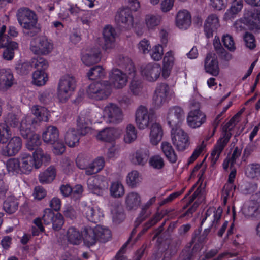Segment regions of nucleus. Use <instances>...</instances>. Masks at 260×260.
I'll return each instance as SVG.
<instances>
[{
    "label": "nucleus",
    "instance_id": "f257e3e1",
    "mask_svg": "<svg viewBox=\"0 0 260 260\" xmlns=\"http://www.w3.org/2000/svg\"><path fill=\"white\" fill-rule=\"evenodd\" d=\"M16 17L24 36L32 37L41 31L38 17L34 11L26 7H21L18 9Z\"/></svg>",
    "mask_w": 260,
    "mask_h": 260
},
{
    "label": "nucleus",
    "instance_id": "f03ea898",
    "mask_svg": "<svg viewBox=\"0 0 260 260\" xmlns=\"http://www.w3.org/2000/svg\"><path fill=\"white\" fill-rule=\"evenodd\" d=\"M155 112L153 109L148 111L145 106L140 105L136 111L135 122L140 130L149 127L155 122Z\"/></svg>",
    "mask_w": 260,
    "mask_h": 260
},
{
    "label": "nucleus",
    "instance_id": "7ed1b4c3",
    "mask_svg": "<svg viewBox=\"0 0 260 260\" xmlns=\"http://www.w3.org/2000/svg\"><path fill=\"white\" fill-rule=\"evenodd\" d=\"M111 92V86L107 81L93 82L89 85L87 89V93L89 97L96 100L107 98Z\"/></svg>",
    "mask_w": 260,
    "mask_h": 260
},
{
    "label": "nucleus",
    "instance_id": "20e7f679",
    "mask_svg": "<svg viewBox=\"0 0 260 260\" xmlns=\"http://www.w3.org/2000/svg\"><path fill=\"white\" fill-rule=\"evenodd\" d=\"M76 87V80L69 75L62 77L57 87V96L61 102H66Z\"/></svg>",
    "mask_w": 260,
    "mask_h": 260
},
{
    "label": "nucleus",
    "instance_id": "39448f33",
    "mask_svg": "<svg viewBox=\"0 0 260 260\" xmlns=\"http://www.w3.org/2000/svg\"><path fill=\"white\" fill-rule=\"evenodd\" d=\"M53 48L52 42L45 37H37L30 42V49L36 55H47L52 51Z\"/></svg>",
    "mask_w": 260,
    "mask_h": 260
},
{
    "label": "nucleus",
    "instance_id": "423d86ee",
    "mask_svg": "<svg viewBox=\"0 0 260 260\" xmlns=\"http://www.w3.org/2000/svg\"><path fill=\"white\" fill-rule=\"evenodd\" d=\"M222 214V209L220 207H219L217 209L212 207L207 209L205 213V216L201 222V224L202 225L206 220L212 223L209 228L204 230L203 233V237L206 238L207 236L211 230L215 232L221 219Z\"/></svg>",
    "mask_w": 260,
    "mask_h": 260
},
{
    "label": "nucleus",
    "instance_id": "0eeeda50",
    "mask_svg": "<svg viewBox=\"0 0 260 260\" xmlns=\"http://www.w3.org/2000/svg\"><path fill=\"white\" fill-rule=\"evenodd\" d=\"M171 138L178 151H184L189 145L188 135L180 127L171 129Z\"/></svg>",
    "mask_w": 260,
    "mask_h": 260
},
{
    "label": "nucleus",
    "instance_id": "6e6552de",
    "mask_svg": "<svg viewBox=\"0 0 260 260\" xmlns=\"http://www.w3.org/2000/svg\"><path fill=\"white\" fill-rule=\"evenodd\" d=\"M20 171L24 174L29 173L35 167L38 169L41 166V162L37 161L34 153L31 155L26 152H22L20 155Z\"/></svg>",
    "mask_w": 260,
    "mask_h": 260
},
{
    "label": "nucleus",
    "instance_id": "1a4fd4ad",
    "mask_svg": "<svg viewBox=\"0 0 260 260\" xmlns=\"http://www.w3.org/2000/svg\"><path fill=\"white\" fill-rule=\"evenodd\" d=\"M167 118L171 129L179 128L184 119V111L179 107H173L169 109Z\"/></svg>",
    "mask_w": 260,
    "mask_h": 260
},
{
    "label": "nucleus",
    "instance_id": "9d476101",
    "mask_svg": "<svg viewBox=\"0 0 260 260\" xmlns=\"http://www.w3.org/2000/svg\"><path fill=\"white\" fill-rule=\"evenodd\" d=\"M104 117L107 118V122L112 124H117L123 119L121 109L113 104H110L105 107Z\"/></svg>",
    "mask_w": 260,
    "mask_h": 260
},
{
    "label": "nucleus",
    "instance_id": "9b49d317",
    "mask_svg": "<svg viewBox=\"0 0 260 260\" xmlns=\"http://www.w3.org/2000/svg\"><path fill=\"white\" fill-rule=\"evenodd\" d=\"M31 111L36 118L26 117V122H28L29 124H31L32 126H35L42 121H48L50 114L46 108L35 105L32 107Z\"/></svg>",
    "mask_w": 260,
    "mask_h": 260
},
{
    "label": "nucleus",
    "instance_id": "f8f14e48",
    "mask_svg": "<svg viewBox=\"0 0 260 260\" xmlns=\"http://www.w3.org/2000/svg\"><path fill=\"white\" fill-rule=\"evenodd\" d=\"M169 89V86L164 83L156 87L153 97V104L155 108H159L167 102Z\"/></svg>",
    "mask_w": 260,
    "mask_h": 260
},
{
    "label": "nucleus",
    "instance_id": "ddd939ff",
    "mask_svg": "<svg viewBox=\"0 0 260 260\" xmlns=\"http://www.w3.org/2000/svg\"><path fill=\"white\" fill-rule=\"evenodd\" d=\"M127 73H124L118 69H113L109 74L111 84L116 89H121L127 82Z\"/></svg>",
    "mask_w": 260,
    "mask_h": 260
},
{
    "label": "nucleus",
    "instance_id": "4468645a",
    "mask_svg": "<svg viewBox=\"0 0 260 260\" xmlns=\"http://www.w3.org/2000/svg\"><path fill=\"white\" fill-rule=\"evenodd\" d=\"M22 147L21 139L19 137H14L10 140L7 145L2 148L1 153L5 156H13L20 151Z\"/></svg>",
    "mask_w": 260,
    "mask_h": 260
},
{
    "label": "nucleus",
    "instance_id": "2eb2a0df",
    "mask_svg": "<svg viewBox=\"0 0 260 260\" xmlns=\"http://www.w3.org/2000/svg\"><path fill=\"white\" fill-rule=\"evenodd\" d=\"M206 119L205 114L200 109H193L188 113L187 122L189 127L196 128L205 123Z\"/></svg>",
    "mask_w": 260,
    "mask_h": 260
},
{
    "label": "nucleus",
    "instance_id": "dca6fc26",
    "mask_svg": "<svg viewBox=\"0 0 260 260\" xmlns=\"http://www.w3.org/2000/svg\"><path fill=\"white\" fill-rule=\"evenodd\" d=\"M115 21L120 26L126 27L133 26V17L128 7L120 9L115 16Z\"/></svg>",
    "mask_w": 260,
    "mask_h": 260
},
{
    "label": "nucleus",
    "instance_id": "f3484780",
    "mask_svg": "<svg viewBox=\"0 0 260 260\" xmlns=\"http://www.w3.org/2000/svg\"><path fill=\"white\" fill-rule=\"evenodd\" d=\"M116 35L115 30L112 27H105L103 31V42L101 44L102 47L105 50L113 48L115 45Z\"/></svg>",
    "mask_w": 260,
    "mask_h": 260
},
{
    "label": "nucleus",
    "instance_id": "a211bd4d",
    "mask_svg": "<svg viewBox=\"0 0 260 260\" xmlns=\"http://www.w3.org/2000/svg\"><path fill=\"white\" fill-rule=\"evenodd\" d=\"M161 68L157 63H149L142 70V75L149 81H156L160 76Z\"/></svg>",
    "mask_w": 260,
    "mask_h": 260
},
{
    "label": "nucleus",
    "instance_id": "6ab92c4d",
    "mask_svg": "<svg viewBox=\"0 0 260 260\" xmlns=\"http://www.w3.org/2000/svg\"><path fill=\"white\" fill-rule=\"evenodd\" d=\"M204 67L206 72L217 76L219 73L218 62L215 53H209L205 59Z\"/></svg>",
    "mask_w": 260,
    "mask_h": 260
},
{
    "label": "nucleus",
    "instance_id": "aec40b11",
    "mask_svg": "<svg viewBox=\"0 0 260 260\" xmlns=\"http://www.w3.org/2000/svg\"><path fill=\"white\" fill-rule=\"evenodd\" d=\"M91 122L87 112L80 113L77 119V131L80 135H85L90 131Z\"/></svg>",
    "mask_w": 260,
    "mask_h": 260
},
{
    "label": "nucleus",
    "instance_id": "412c9836",
    "mask_svg": "<svg viewBox=\"0 0 260 260\" xmlns=\"http://www.w3.org/2000/svg\"><path fill=\"white\" fill-rule=\"evenodd\" d=\"M220 26L218 16L212 14L207 18L204 23V32L207 38L213 36V33Z\"/></svg>",
    "mask_w": 260,
    "mask_h": 260
},
{
    "label": "nucleus",
    "instance_id": "4be33fe9",
    "mask_svg": "<svg viewBox=\"0 0 260 260\" xmlns=\"http://www.w3.org/2000/svg\"><path fill=\"white\" fill-rule=\"evenodd\" d=\"M150 152L148 148H140L134 153L131 162L135 165L144 166L149 159Z\"/></svg>",
    "mask_w": 260,
    "mask_h": 260
},
{
    "label": "nucleus",
    "instance_id": "5701e85b",
    "mask_svg": "<svg viewBox=\"0 0 260 260\" xmlns=\"http://www.w3.org/2000/svg\"><path fill=\"white\" fill-rule=\"evenodd\" d=\"M117 64L127 73L129 78H135L136 69L131 59L128 57L119 55L117 59Z\"/></svg>",
    "mask_w": 260,
    "mask_h": 260
},
{
    "label": "nucleus",
    "instance_id": "b1692460",
    "mask_svg": "<svg viewBox=\"0 0 260 260\" xmlns=\"http://www.w3.org/2000/svg\"><path fill=\"white\" fill-rule=\"evenodd\" d=\"M14 83L13 74L10 70H0V90H6L11 87Z\"/></svg>",
    "mask_w": 260,
    "mask_h": 260
},
{
    "label": "nucleus",
    "instance_id": "393cba45",
    "mask_svg": "<svg viewBox=\"0 0 260 260\" xmlns=\"http://www.w3.org/2000/svg\"><path fill=\"white\" fill-rule=\"evenodd\" d=\"M175 22L179 28L186 29L191 23L189 13L186 10L179 11L176 15Z\"/></svg>",
    "mask_w": 260,
    "mask_h": 260
},
{
    "label": "nucleus",
    "instance_id": "a878e982",
    "mask_svg": "<svg viewBox=\"0 0 260 260\" xmlns=\"http://www.w3.org/2000/svg\"><path fill=\"white\" fill-rule=\"evenodd\" d=\"M42 138L46 143L53 145L59 140V132L55 126H49L42 134Z\"/></svg>",
    "mask_w": 260,
    "mask_h": 260
},
{
    "label": "nucleus",
    "instance_id": "bb28decb",
    "mask_svg": "<svg viewBox=\"0 0 260 260\" xmlns=\"http://www.w3.org/2000/svg\"><path fill=\"white\" fill-rule=\"evenodd\" d=\"M100 51L98 48H92L82 57L83 62L86 66H91L100 60Z\"/></svg>",
    "mask_w": 260,
    "mask_h": 260
},
{
    "label": "nucleus",
    "instance_id": "cd10ccee",
    "mask_svg": "<svg viewBox=\"0 0 260 260\" xmlns=\"http://www.w3.org/2000/svg\"><path fill=\"white\" fill-rule=\"evenodd\" d=\"M243 7V0H233L230 8L224 14V19L230 20L234 19L236 15L241 11Z\"/></svg>",
    "mask_w": 260,
    "mask_h": 260
},
{
    "label": "nucleus",
    "instance_id": "c85d7f7f",
    "mask_svg": "<svg viewBox=\"0 0 260 260\" xmlns=\"http://www.w3.org/2000/svg\"><path fill=\"white\" fill-rule=\"evenodd\" d=\"M104 159L99 157L93 161L89 162L85 169V174L92 175L99 173L104 167Z\"/></svg>",
    "mask_w": 260,
    "mask_h": 260
},
{
    "label": "nucleus",
    "instance_id": "c756f323",
    "mask_svg": "<svg viewBox=\"0 0 260 260\" xmlns=\"http://www.w3.org/2000/svg\"><path fill=\"white\" fill-rule=\"evenodd\" d=\"M242 212L247 217H260V206L256 202L251 201L243 207Z\"/></svg>",
    "mask_w": 260,
    "mask_h": 260
},
{
    "label": "nucleus",
    "instance_id": "7c9ffc66",
    "mask_svg": "<svg viewBox=\"0 0 260 260\" xmlns=\"http://www.w3.org/2000/svg\"><path fill=\"white\" fill-rule=\"evenodd\" d=\"M163 135L162 129L159 124L154 122L151 126L150 140L151 143L156 145L161 141Z\"/></svg>",
    "mask_w": 260,
    "mask_h": 260
},
{
    "label": "nucleus",
    "instance_id": "2f4dec72",
    "mask_svg": "<svg viewBox=\"0 0 260 260\" xmlns=\"http://www.w3.org/2000/svg\"><path fill=\"white\" fill-rule=\"evenodd\" d=\"M4 48L3 52V58L6 60H11L14 56V52L18 49V44L17 42L10 41L5 45H0V48Z\"/></svg>",
    "mask_w": 260,
    "mask_h": 260
},
{
    "label": "nucleus",
    "instance_id": "473e14b6",
    "mask_svg": "<svg viewBox=\"0 0 260 260\" xmlns=\"http://www.w3.org/2000/svg\"><path fill=\"white\" fill-rule=\"evenodd\" d=\"M66 237L68 241L73 245H79L82 241V235L76 228L70 227L67 232Z\"/></svg>",
    "mask_w": 260,
    "mask_h": 260
},
{
    "label": "nucleus",
    "instance_id": "72a5a7b5",
    "mask_svg": "<svg viewBox=\"0 0 260 260\" xmlns=\"http://www.w3.org/2000/svg\"><path fill=\"white\" fill-rule=\"evenodd\" d=\"M109 204L114 219L122 221L125 218V215L121 205L117 201H110Z\"/></svg>",
    "mask_w": 260,
    "mask_h": 260
},
{
    "label": "nucleus",
    "instance_id": "f704fd0d",
    "mask_svg": "<svg viewBox=\"0 0 260 260\" xmlns=\"http://www.w3.org/2000/svg\"><path fill=\"white\" fill-rule=\"evenodd\" d=\"M161 148L166 157L170 162L174 164L177 161L178 159L177 155L170 143L162 142Z\"/></svg>",
    "mask_w": 260,
    "mask_h": 260
},
{
    "label": "nucleus",
    "instance_id": "c9c22d12",
    "mask_svg": "<svg viewBox=\"0 0 260 260\" xmlns=\"http://www.w3.org/2000/svg\"><path fill=\"white\" fill-rule=\"evenodd\" d=\"M56 169L53 166H50L39 176V180L42 184H47L51 182L55 178Z\"/></svg>",
    "mask_w": 260,
    "mask_h": 260
},
{
    "label": "nucleus",
    "instance_id": "e433bc0d",
    "mask_svg": "<svg viewBox=\"0 0 260 260\" xmlns=\"http://www.w3.org/2000/svg\"><path fill=\"white\" fill-rule=\"evenodd\" d=\"M117 137V131L113 128H106L99 132L96 138L98 140L111 142Z\"/></svg>",
    "mask_w": 260,
    "mask_h": 260
},
{
    "label": "nucleus",
    "instance_id": "4c0bfd02",
    "mask_svg": "<svg viewBox=\"0 0 260 260\" xmlns=\"http://www.w3.org/2000/svg\"><path fill=\"white\" fill-rule=\"evenodd\" d=\"M140 196L137 193L131 192L126 197V206L129 210L137 209L140 206Z\"/></svg>",
    "mask_w": 260,
    "mask_h": 260
},
{
    "label": "nucleus",
    "instance_id": "58836bf2",
    "mask_svg": "<svg viewBox=\"0 0 260 260\" xmlns=\"http://www.w3.org/2000/svg\"><path fill=\"white\" fill-rule=\"evenodd\" d=\"M88 189L93 193L101 195L103 192L101 180L99 177H93L89 178L87 181Z\"/></svg>",
    "mask_w": 260,
    "mask_h": 260
},
{
    "label": "nucleus",
    "instance_id": "ea45409f",
    "mask_svg": "<svg viewBox=\"0 0 260 260\" xmlns=\"http://www.w3.org/2000/svg\"><path fill=\"white\" fill-rule=\"evenodd\" d=\"M19 203L17 199L14 196H9L4 202L3 208L9 214L15 212L18 208Z\"/></svg>",
    "mask_w": 260,
    "mask_h": 260
},
{
    "label": "nucleus",
    "instance_id": "a19ab883",
    "mask_svg": "<svg viewBox=\"0 0 260 260\" xmlns=\"http://www.w3.org/2000/svg\"><path fill=\"white\" fill-rule=\"evenodd\" d=\"M80 134L74 128L69 129L66 133L64 140L70 147H74L79 143Z\"/></svg>",
    "mask_w": 260,
    "mask_h": 260
},
{
    "label": "nucleus",
    "instance_id": "79ce46f5",
    "mask_svg": "<svg viewBox=\"0 0 260 260\" xmlns=\"http://www.w3.org/2000/svg\"><path fill=\"white\" fill-rule=\"evenodd\" d=\"M213 46L215 50L219 57L226 61L230 60L232 58L231 54L228 53L222 46L219 38H215L213 41Z\"/></svg>",
    "mask_w": 260,
    "mask_h": 260
},
{
    "label": "nucleus",
    "instance_id": "37998d69",
    "mask_svg": "<svg viewBox=\"0 0 260 260\" xmlns=\"http://www.w3.org/2000/svg\"><path fill=\"white\" fill-rule=\"evenodd\" d=\"M110 194L115 198L121 197L124 194L123 185L118 181L112 182L110 187Z\"/></svg>",
    "mask_w": 260,
    "mask_h": 260
},
{
    "label": "nucleus",
    "instance_id": "c03bdc74",
    "mask_svg": "<svg viewBox=\"0 0 260 260\" xmlns=\"http://www.w3.org/2000/svg\"><path fill=\"white\" fill-rule=\"evenodd\" d=\"M97 240L101 242H106L111 238V233L108 228L98 225L95 227Z\"/></svg>",
    "mask_w": 260,
    "mask_h": 260
},
{
    "label": "nucleus",
    "instance_id": "a18cd8bd",
    "mask_svg": "<svg viewBox=\"0 0 260 260\" xmlns=\"http://www.w3.org/2000/svg\"><path fill=\"white\" fill-rule=\"evenodd\" d=\"M83 213L89 221L97 223L99 221V213L97 210H95L93 207L85 206L83 210Z\"/></svg>",
    "mask_w": 260,
    "mask_h": 260
},
{
    "label": "nucleus",
    "instance_id": "49530a36",
    "mask_svg": "<svg viewBox=\"0 0 260 260\" xmlns=\"http://www.w3.org/2000/svg\"><path fill=\"white\" fill-rule=\"evenodd\" d=\"M83 238L84 242L88 246H92L95 244L98 240L95 232V228L94 229L90 228L85 229Z\"/></svg>",
    "mask_w": 260,
    "mask_h": 260
},
{
    "label": "nucleus",
    "instance_id": "de8ad7c7",
    "mask_svg": "<svg viewBox=\"0 0 260 260\" xmlns=\"http://www.w3.org/2000/svg\"><path fill=\"white\" fill-rule=\"evenodd\" d=\"M161 20V17L158 15L147 14L145 16V21L147 27L149 29H154L159 25Z\"/></svg>",
    "mask_w": 260,
    "mask_h": 260
},
{
    "label": "nucleus",
    "instance_id": "09e8293b",
    "mask_svg": "<svg viewBox=\"0 0 260 260\" xmlns=\"http://www.w3.org/2000/svg\"><path fill=\"white\" fill-rule=\"evenodd\" d=\"M47 79V75L44 71L37 70L32 74V82L38 86L44 85Z\"/></svg>",
    "mask_w": 260,
    "mask_h": 260
},
{
    "label": "nucleus",
    "instance_id": "8fccbe9b",
    "mask_svg": "<svg viewBox=\"0 0 260 260\" xmlns=\"http://www.w3.org/2000/svg\"><path fill=\"white\" fill-rule=\"evenodd\" d=\"M137 138V131L135 127L132 124H129L126 127L124 140L126 143H131L135 141Z\"/></svg>",
    "mask_w": 260,
    "mask_h": 260
},
{
    "label": "nucleus",
    "instance_id": "3c124183",
    "mask_svg": "<svg viewBox=\"0 0 260 260\" xmlns=\"http://www.w3.org/2000/svg\"><path fill=\"white\" fill-rule=\"evenodd\" d=\"M105 73L102 66L97 65L92 67L87 74L90 80H96L105 76Z\"/></svg>",
    "mask_w": 260,
    "mask_h": 260
},
{
    "label": "nucleus",
    "instance_id": "603ef678",
    "mask_svg": "<svg viewBox=\"0 0 260 260\" xmlns=\"http://www.w3.org/2000/svg\"><path fill=\"white\" fill-rule=\"evenodd\" d=\"M26 143V148L29 150H35L33 153H36L37 149H41L39 146L41 144V140L39 135L35 134L31 137L28 139Z\"/></svg>",
    "mask_w": 260,
    "mask_h": 260
},
{
    "label": "nucleus",
    "instance_id": "864d4df0",
    "mask_svg": "<svg viewBox=\"0 0 260 260\" xmlns=\"http://www.w3.org/2000/svg\"><path fill=\"white\" fill-rule=\"evenodd\" d=\"M246 175L249 178H254L260 176V165L252 164L248 165L245 170Z\"/></svg>",
    "mask_w": 260,
    "mask_h": 260
},
{
    "label": "nucleus",
    "instance_id": "5fc2aeb1",
    "mask_svg": "<svg viewBox=\"0 0 260 260\" xmlns=\"http://www.w3.org/2000/svg\"><path fill=\"white\" fill-rule=\"evenodd\" d=\"M182 239L180 237H176L171 240L168 245V250L171 256L177 253L182 244Z\"/></svg>",
    "mask_w": 260,
    "mask_h": 260
},
{
    "label": "nucleus",
    "instance_id": "6e6d98bb",
    "mask_svg": "<svg viewBox=\"0 0 260 260\" xmlns=\"http://www.w3.org/2000/svg\"><path fill=\"white\" fill-rule=\"evenodd\" d=\"M31 61L33 68H36L37 70L44 71L48 67V61L45 58L40 56L32 58Z\"/></svg>",
    "mask_w": 260,
    "mask_h": 260
},
{
    "label": "nucleus",
    "instance_id": "4d7b16f0",
    "mask_svg": "<svg viewBox=\"0 0 260 260\" xmlns=\"http://www.w3.org/2000/svg\"><path fill=\"white\" fill-rule=\"evenodd\" d=\"M31 124H29L28 122H26V119L23 120L20 128L21 135L25 139H29L35 134L31 129Z\"/></svg>",
    "mask_w": 260,
    "mask_h": 260
},
{
    "label": "nucleus",
    "instance_id": "13d9d810",
    "mask_svg": "<svg viewBox=\"0 0 260 260\" xmlns=\"http://www.w3.org/2000/svg\"><path fill=\"white\" fill-rule=\"evenodd\" d=\"M140 182L139 173L137 171H132L130 172L126 178L127 185L131 187H136Z\"/></svg>",
    "mask_w": 260,
    "mask_h": 260
},
{
    "label": "nucleus",
    "instance_id": "bf43d9fd",
    "mask_svg": "<svg viewBox=\"0 0 260 260\" xmlns=\"http://www.w3.org/2000/svg\"><path fill=\"white\" fill-rule=\"evenodd\" d=\"M53 92L51 89H48L41 92L39 96V100L43 104L47 105L53 101Z\"/></svg>",
    "mask_w": 260,
    "mask_h": 260
},
{
    "label": "nucleus",
    "instance_id": "052dcab7",
    "mask_svg": "<svg viewBox=\"0 0 260 260\" xmlns=\"http://www.w3.org/2000/svg\"><path fill=\"white\" fill-rule=\"evenodd\" d=\"M149 164L155 169H161L165 166L164 159L159 155H156L149 158Z\"/></svg>",
    "mask_w": 260,
    "mask_h": 260
},
{
    "label": "nucleus",
    "instance_id": "680f3d73",
    "mask_svg": "<svg viewBox=\"0 0 260 260\" xmlns=\"http://www.w3.org/2000/svg\"><path fill=\"white\" fill-rule=\"evenodd\" d=\"M257 188V185L256 183L250 182H244L240 186L241 191L244 194L252 193Z\"/></svg>",
    "mask_w": 260,
    "mask_h": 260
},
{
    "label": "nucleus",
    "instance_id": "e2e57ef3",
    "mask_svg": "<svg viewBox=\"0 0 260 260\" xmlns=\"http://www.w3.org/2000/svg\"><path fill=\"white\" fill-rule=\"evenodd\" d=\"M6 166L9 172L18 173L20 171V160L16 158L9 159L7 162Z\"/></svg>",
    "mask_w": 260,
    "mask_h": 260
},
{
    "label": "nucleus",
    "instance_id": "0e129e2a",
    "mask_svg": "<svg viewBox=\"0 0 260 260\" xmlns=\"http://www.w3.org/2000/svg\"><path fill=\"white\" fill-rule=\"evenodd\" d=\"M51 223L54 230L58 231L61 229L64 224L63 216L59 213H55V217L52 218Z\"/></svg>",
    "mask_w": 260,
    "mask_h": 260
},
{
    "label": "nucleus",
    "instance_id": "69168bd1",
    "mask_svg": "<svg viewBox=\"0 0 260 260\" xmlns=\"http://www.w3.org/2000/svg\"><path fill=\"white\" fill-rule=\"evenodd\" d=\"M33 66L31 62H24L18 64L16 67V70L18 74L21 75H26L29 73L32 69Z\"/></svg>",
    "mask_w": 260,
    "mask_h": 260
},
{
    "label": "nucleus",
    "instance_id": "338daca9",
    "mask_svg": "<svg viewBox=\"0 0 260 260\" xmlns=\"http://www.w3.org/2000/svg\"><path fill=\"white\" fill-rule=\"evenodd\" d=\"M37 161H40L42 164H47L50 160V156L46 153H44L42 149H37L35 153Z\"/></svg>",
    "mask_w": 260,
    "mask_h": 260
},
{
    "label": "nucleus",
    "instance_id": "774afa93",
    "mask_svg": "<svg viewBox=\"0 0 260 260\" xmlns=\"http://www.w3.org/2000/svg\"><path fill=\"white\" fill-rule=\"evenodd\" d=\"M249 22H251L255 27L260 26V11L254 10L249 12Z\"/></svg>",
    "mask_w": 260,
    "mask_h": 260
}]
</instances>
